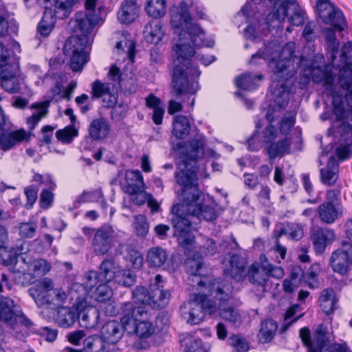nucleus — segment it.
<instances>
[{"label": "nucleus", "mask_w": 352, "mask_h": 352, "mask_svg": "<svg viewBox=\"0 0 352 352\" xmlns=\"http://www.w3.org/2000/svg\"><path fill=\"white\" fill-rule=\"evenodd\" d=\"M54 284L52 279L45 277L36 280L28 292L38 307L52 305V294Z\"/></svg>", "instance_id": "12"}, {"label": "nucleus", "mask_w": 352, "mask_h": 352, "mask_svg": "<svg viewBox=\"0 0 352 352\" xmlns=\"http://www.w3.org/2000/svg\"><path fill=\"white\" fill-rule=\"evenodd\" d=\"M99 21L96 13L78 12L75 19L69 22L73 32L80 35H72L66 41L63 51L66 55H71L70 67L74 72H80L88 62L86 50L89 43L88 35Z\"/></svg>", "instance_id": "4"}, {"label": "nucleus", "mask_w": 352, "mask_h": 352, "mask_svg": "<svg viewBox=\"0 0 352 352\" xmlns=\"http://www.w3.org/2000/svg\"><path fill=\"white\" fill-rule=\"evenodd\" d=\"M282 267L271 264L265 254L260 256L259 262L253 263L248 269V279L253 285L261 287L262 292L266 290L270 277L277 279L284 276Z\"/></svg>", "instance_id": "8"}, {"label": "nucleus", "mask_w": 352, "mask_h": 352, "mask_svg": "<svg viewBox=\"0 0 352 352\" xmlns=\"http://www.w3.org/2000/svg\"><path fill=\"white\" fill-rule=\"evenodd\" d=\"M116 49L118 51L126 52V56L132 62H134L135 54V43L133 41H120L116 43Z\"/></svg>", "instance_id": "53"}, {"label": "nucleus", "mask_w": 352, "mask_h": 352, "mask_svg": "<svg viewBox=\"0 0 352 352\" xmlns=\"http://www.w3.org/2000/svg\"><path fill=\"white\" fill-rule=\"evenodd\" d=\"M136 280V275L129 269H119L117 270L116 282L124 287L132 286Z\"/></svg>", "instance_id": "49"}, {"label": "nucleus", "mask_w": 352, "mask_h": 352, "mask_svg": "<svg viewBox=\"0 0 352 352\" xmlns=\"http://www.w3.org/2000/svg\"><path fill=\"white\" fill-rule=\"evenodd\" d=\"M170 292L164 289L162 276L157 274L155 283L150 285L149 289L143 286H137L132 292L134 302L148 305L153 308H164L168 302Z\"/></svg>", "instance_id": "6"}, {"label": "nucleus", "mask_w": 352, "mask_h": 352, "mask_svg": "<svg viewBox=\"0 0 352 352\" xmlns=\"http://www.w3.org/2000/svg\"><path fill=\"white\" fill-rule=\"evenodd\" d=\"M219 312L221 317L232 323H236L240 320V315L229 302L219 303Z\"/></svg>", "instance_id": "48"}, {"label": "nucleus", "mask_w": 352, "mask_h": 352, "mask_svg": "<svg viewBox=\"0 0 352 352\" xmlns=\"http://www.w3.org/2000/svg\"><path fill=\"white\" fill-rule=\"evenodd\" d=\"M77 318L78 315L75 311L70 308L63 307L58 311L56 322L59 327L68 328L75 323Z\"/></svg>", "instance_id": "40"}, {"label": "nucleus", "mask_w": 352, "mask_h": 352, "mask_svg": "<svg viewBox=\"0 0 352 352\" xmlns=\"http://www.w3.org/2000/svg\"><path fill=\"white\" fill-rule=\"evenodd\" d=\"M200 252L205 256H213L217 252L214 240L207 238L200 247Z\"/></svg>", "instance_id": "63"}, {"label": "nucleus", "mask_w": 352, "mask_h": 352, "mask_svg": "<svg viewBox=\"0 0 352 352\" xmlns=\"http://www.w3.org/2000/svg\"><path fill=\"white\" fill-rule=\"evenodd\" d=\"M126 192L128 194H138L142 197V192L145 189L143 176L138 170H129L126 173Z\"/></svg>", "instance_id": "27"}, {"label": "nucleus", "mask_w": 352, "mask_h": 352, "mask_svg": "<svg viewBox=\"0 0 352 352\" xmlns=\"http://www.w3.org/2000/svg\"><path fill=\"white\" fill-rule=\"evenodd\" d=\"M263 78L261 74L244 73L235 78V85L241 89L253 91L258 86L255 80H262Z\"/></svg>", "instance_id": "34"}, {"label": "nucleus", "mask_w": 352, "mask_h": 352, "mask_svg": "<svg viewBox=\"0 0 352 352\" xmlns=\"http://www.w3.org/2000/svg\"><path fill=\"white\" fill-rule=\"evenodd\" d=\"M273 5L270 16L272 19L283 22L287 17L289 23L296 26L305 22V12L296 0H267Z\"/></svg>", "instance_id": "9"}, {"label": "nucleus", "mask_w": 352, "mask_h": 352, "mask_svg": "<svg viewBox=\"0 0 352 352\" xmlns=\"http://www.w3.org/2000/svg\"><path fill=\"white\" fill-rule=\"evenodd\" d=\"M98 274L100 283H109L113 279L116 280L117 271H116L113 261L109 258L104 259L100 266Z\"/></svg>", "instance_id": "45"}, {"label": "nucleus", "mask_w": 352, "mask_h": 352, "mask_svg": "<svg viewBox=\"0 0 352 352\" xmlns=\"http://www.w3.org/2000/svg\"><path fill=\"white\" fill-rule=\"evenodd\" d=\"M204 146L205 137L199 133L188 142L178 144L182 160L175 177L177 183L182 186L177 192V197L186 204L187 213L199 219L212 221L217 219V212L214 207L204 204V195L197 184V160L204 155Z\"/></svg>", "instance_id": "3"}, {"label": "nucleus", "mask_w": 352, "mask_h": 352, "mask_svg": "<svg viewBox=\"0 0 352 352\" xmlns=\"http://www.w3.org/2000/svg\"><path fill=\"white\" fill-rule=\"evenodd\" d=\"M278 325L272 319H267L261 323V328L258 333V339L261 342L268 343L274 337Z\"/></svg>", "instance_id": "43"}, {"label": "nucleus", "mask_w": 352, "mask_h": 352, "mask_svg": "<svg viewBox=\"0 0 352 352\" xmlns=\"http://www.w3.org/2000/svg\"><path fill=\"white\" fill-rule=\"evenodd\" d=\"M84 348L87 352H108L107 342L98 336H90L85 339Z\"/></svg>", "instance_id": "41"}, {"label": "nucleus", "mask_w": 352, "mask_h": 352, "mask_svg": "<svg viewBox=\"0 0 352 352\" xmlns=\"http://www.w3.org/2000/svg\"><path fill=\"white\" fill-rule=\"evenodd\" d=\"M126 325L117 320H109L101 328L100 336L108 343L116 344L123 336Z\"/></svg>", "instance_id": "18"}, {"label": "nucleus", "mask_w": 352, "mask_h": 352, "mask_svg": "<svg viewBox=\"0 0 352 352\" xmlns=\"http://www.w3.org/2000/svg\"><path fill=\"white\" fill-rule=\"evenodd\" d=\"M181 314L187 323L190 324H199L208 314L213 315L217 312L216 302L209 299L206 294H195L193 300L184 304L180 307Z\"/></svg>", "instance_id": "7"}, {"label": "nucleus", "mask_w": 352, "mask_h": 352, "mask_svg": "<svg viewBox=\"0 0 352 352\" xmlns=\"http://www.w3.org/2000/svg\"><path fill=\"white\" fill-rule=\"evenodd\" d=\"M108 283H100L96 287L94 298L98 302H105L111 300L113 296V291Z\"/></svg>", "instance_id": "50"}, {"label": "nucleus", "mask_w": 352, "mask_h": 352, "mask_svg": "<svg viewBox=\"0 0 352 352\" xmlns=\"http://www.w3.org/2000/svg\"><path fill=\"white\" fill-rule=\"evenodd\" d=\"M229 274L235 280H243L248 277L247 261L237 254H232L230 258Z\"/></svg>", "instance_id": "31"}, {"label": "nucleus", "mask_w": 352, "mask_h": 352, "mask_svg": "<svg viewBox=\"0 0 352 352\" xmlns=\"http://www.w3.org/2000/svg\"><path fill=\"white\" fill-rule=\"evenodd\" d=\"M145 10L146 13L153 18H160L166 13V0H148Z\"/></svg>", "instance_id": "46"}, {"label": "nucleus", "mask_w": 352, "mask_h": 352, "mask_svg": "<svg viewBox=\"0 0 352 352\" xmlns=\"http://www.w3.org/2000/svg\"><path fill=\"white\" fill-rule=\"evenodd\" d=\"M272 43H268L265 46L264 49H259L258 51L252 54L251 56V59L249 61L250 65H257L261 63V60L267 61L269 63L270 67L272 69V72H274V69L277 64V63L281 59L282 51L278 54V60H276V55L274 54V51L272 50ZM274 74V73H273ZM273 76H272V81L273 82ZM273 82L271 85V89H272Z\"/></svg>", "instance_id": "22"}, {"label": "nucleus", "mask_w": 352, "mask_h": 352, "mask_svg": "<svg viewBox=\"0 0 352 352\" xmlns=\"http://www.w3.org/2000/svg\"><path fill=\"white\" fill-rule=\"evenodd\" d=\"M298 309L299 305H293L287 310L284 318L283 327L285 329L289 328V326L296 322L300 317L302 316L303 314H302L298 316L294 317Z\"/></svg>", "instance_id": "56"}, {"label": "nucleus", "mask_w": 352, "mask_h": 352, "mask_svg": "<svg viewBox=\"0 0 352 352\" xmlns=\"http://www.w3.org/2000/svg\"><path fill=\"white\" fill-rule=\"evenodd\" d=\"M317 13L323 23H330L331 16H336L337 21H342V11L329 0H318L316 3Z\"/></svg>", "instance_id": "24"}, {"label": "nucleus", "mask_w": 352, "mask_h": 352, "mask_svg": "<svg viewBox=\"0 0 352 352\" xmlns=\"http://www.w3.org/2000/svg\"><path fill=\"white\" fill-rule=\"evenodd\" d=\"M193 0H182L179 6H173L170 11V25L178 32L179 43L173 47L174 64L173 83L177 98L183 103L188 102L192 109L194 96L199 89L197 78L201 72L191 62L195 55V47H212L213 40L205 39V32L198 24L192 22L188 8Z\"/></svg>", "instance_id": "2"}, {"label": "nucleus", "mask_w": 352, "mask_h": 352, "mask_svg": "<svg viewBox=\"0 0 352 352\" xmlns=\"http://www.w3.org/2000/svg\"><path fill=\"white\" fill-rule=\"evenodd\" d=\"M187 273L189 274L188 282L192 286H198L203 287L206 285V282L203 280L201 271L204 263L203 258L198 254H195L193 257H189L186 261Z\"/></svg>", "instance_id": "16"}, {"label": "nucleus", "mask_w": 352, "mask_h": 352, "mask_svg": "<svg viewBox=\"0 0 352 352\" xmlns=\"http://www.w3.org/2000/svg\"><path fill=\"white\" fill-rule=\"evenodd\" d=\"M21 252L15 248L10 250L4 246L0 247V263L3 266H14L17 263Z\"/></svg>", "instance_id": "47"}, {"label": "nucleus", "mask_w": 352, "mask_h": 352, "mask_svg": "<svg viewBox=\"0 0 352 352\" xmlns=\"http://www.w3.org/2000/svg\"><path fill=\"white\" fill-rule=\"evenodd\" d=\"M318 302L322 311L327 316L338 309V299L333 289L328 287L322 291Z\"/></svg>", "instance_id": "30"}, {"label": "nucleus", "mask_w": 352, "mask_h": 352, "mask_svg": "<svg viewBox=\"0 0 352 352\" xmlns=\"http://www.w3.org/2000/svg\"><path fill=\"white\" fill-rule=\"evenodd\" d=\"M110 131V123L104 118L93 120L89 126V135L94 140L104 139L107 137Z\"/></svg>", "instance_id": "29"}, {"label": "nucleus", "mask_w": 352, "mask_h": 352, "mask_svg": "<svg viewBox=\"0 0 352 352\" xmlns=\"http://www.w3.org/2000/svg\"><path fill=\"white\" fill-rule=\"evenodd\" d=\"M135 229L138 236H145L148 231V223L144 216L136 217L135 223Z\"/></svg>", "instance_id": "64"}, {"label": "nucleus", "mask_w": 352, "mask_h": 352, "mask_svg": "<svg viewBox=\"0 0 352 352\" xmlns=\"http://www.w3.org/2000/svg\"><path fill=\"white\" fill-rule=\"evenodd\" d=\"M155 329L150 320H144L140 322L127 325L126 331L129 333H135L140 338H146L154 333Z\"/></svg>", "instance_id": "35"}, {"label": "nucleus", "mask_w": 352, "mask_h": 352, "mask_svg": "<svg viewBox=\"0 0 352 352\" xmlns=\"http://www.w3.org/2000/svg\"><path fill=\"white\" fill-rule=\"evenodd\" d=\"M335 238L334 231L329 228H318L313 230L311 234L314 248L318 254H322Z\"/></svg>", "instance_id": "19"}, {"label": "nucleus", "mask_w": 352, "mask_h": 352, "mask_svg": "<svg viewBox=\"0 0 352 352\" xmlns=\"http://www.w3.org/2000/svg\"><path fill=\"white\" fill-rule=\"evenodd\" d=\"M260 135L263 144H272L277 137V131L274 126L270 124Z\"/></svg>", "instance_id": "62"}, {"label": "nucleus", "mask_w": 352, "mask_h": 352, "mask_svg": "<svg viewBox=\"0 0 352 352\" xmlns=\"http://www.w3.org/2000/svg\"><path fill=\"white\" fill-rule=\"evenodd\" d=\"M334 135L338 144L336 156L331 155L326 166L320 169V180L327 186H335L338 180L339 162L352 157V122H341Z\"/></svg>", "instance_id": "5"}, {"label": "nucleus", "mask_w": 352, "mask_h": 352, "mask_svg": "<svg viewBox=\"0 0 352 352\" xmlns=\"http://www.w3.org/2000/svg\"><path fill=\"white\" fill-rule=\"evenodd\" d=\"M287 230L288 236L293 240L298 241L304 234L302 226L294 222L287 223Z\"/></svg>", "instance_id": "60"}, {"label": "nucleus", "mask_w": 352, "mask_h": 352, "mask_svg": "<svg viewBox=\"0 0 352 352\" xmlns=\"http://www.w3.org/2000/svg\"><path fill=\"white\" fill-rule=\"evenodd\" d=\"M19 234L23 238H32L37 229L36 222H22L18 226Z\"/></svg>", "instance_id": "54"}, {"label": "nucleus", "mask_w": 352, "mask_h": 352, "mask_svg": "<svg viewBox=\"0 0 352 352\" xmlns=\"http://www.w3.org/2000/svg\"><path fill=\"white\" fill-rule=\"evenodd\" d=\"M110 93V83L96 80L91 85V94L94 98H100Z\"/></svg>", "instance_id": "52"}, {"label": "nucleus", "mask_w": 352, "mask_h": 352, "mask_svg": "<svg viewBox=\"0 0 352 352\" xmlns=\"http://www.w3.org/2000/svg\"><path fill=\"white\" fill-rule=\"evenodd\" d=\"M230 345L234 347L236 352H248L249 344L247 340L237 335H233L230 338Z\"/></svg>", "instance_id": "58"}, {"label": "nucleus", "mask_w": 352, "mask_h": 352, "mask_svg": "<svg viewBox=\"0 0 352 352\" xmlns=\"http://www.w3.org/2000/svg\"><path fill=\"white\" fill-rule=\"evenodd\" d=\"M208 292L219 303L229 302L232 296L233 287L232 284L224 279L216 278L210 283L208 286Z\"/></svg>", "instance_id": "17"}, {"label": "nucleus", "mask_w": 352, "mask_h": 352, "mask_svg": "<svg viewBox=\"0 0 352 352\" xmlns=\"http://www.w3.org/2000/svg\"><path fill=\"white\" fill-rule=\"evenodd\" d=\"M307 51L311 50L305 47L302 54L296 56L294 42L287 43L282 49L281 59L274 69L272 95L275 104L280 109L287 105L293 85L292 77L298 68L308 67L313 82L322 85L326 94L331 97V111L325 110L320 115L321 120L324 121L335 117L336 121L352 122V105L340 91L336 90L335 67L331 63L324 67L309 63L310 58L304 55Z\"/></svg>", "instance_id": "1"}, {"label": "nucleus", "mask_w": 352, "mask_h": 352, "mask_svg": "<svg viewBox=\"0 0 352 352\" xmlns=\"http://www.w3.org/2000/svg\"><path fill=\"white\" fill-rule=\"evenodd\" d=\"M50 103V100H46L40 102L33 103L30 106V109H35L36 111L30 117L27 118V123L29 124L30 129L33 130L38 122L43 118L47 116Z\"/></svg>", "instance_id": "33"}, {"label": "nucleus", "mask_w": 352, "mask_h": 352, "mask_svg": "<svg viewBox=\"0 0 352 352\" xmlns=\"http://www.w3.org/2000/svg\"><path fill=\"white\" fill-rule=\"evenodd\" d=\"M139 12L137 0H124L118 12V19L121 23L129 24L138 16Z\"/></svg>", "instance_id": "25"}, {"label": "nucleus", "mask_w": 352, "mask_h": 352, "mask_svg": "<svg viewBox=\"0 0 352 352\" xmlns=\"http://www.w3.org/2000/svg\"><path fill=\"white\" fill-rule=\"evenodd\" d=\"M81 311L78 314L79 324L86 329L95 328L99 320L100 313L95 307H80Z\"/></svg>", "instance_id": "32"}, {"label": "nucleus", "mask_w": 352, "mask_h": 352, "mask_svg": "<svg viewBox=\"0 0 352 352\" xmlns=\"http://www.w3.org/2000/svg\"><path fill=\"white\" fill-rule=\"evenodd\" d=\"M77 135V131L73 127H66L58 130L56 133V138L63 143L69 144L73 138Z\"/></svg>", "instance_id": "55"}, {"label": "nucleus", "mask_w": 352, "mask_h": 352, "mask_svg": "<svg viewBox=\"0 0 352 352\" xmlns=\"http://www.w3.org/2000/svg\"><path fill=\"white\" fill-rule=\"evenodd\" d=\"M318 268L317 264L311 265L309 270L303 272L302 274L301 281L304 282L309 288L314 289L318 287V272L316 270Z\"/></svg>", "instance_id": "51"}, {"label": "nucleus", "mask_w": 352, "mask_h": 352, "mask_svg": "<svg viewBox=\"0 0 352 352\" xmlns=\"http://www.w3.org/2000/svg\"><path fill=\"white\" fill-rule=\"evenodd\" d=\"M167 259L168 253L161 247H153L147 252L146 261L150 266L160 267L166 262Z\"/></svg>", "instance_id": "37"}, {"label": "nucleus", "mask_w": 352, "mask_h": 352, "mask_svg": "<svg viewBox=\"0 0 352 352\" xmlns=\"http://www.w3.org/2000/svg\"><path fill=\"white\" fill-rule=\"evenodd\" d=\"M299 334L303 345L307 348L308 352H322L327 342L326 335L322 329H317L315 331L313 341L309 328H301Z\"/></svg>", "instance_id": "14"}, {"label": "nucleus", "mask_w": 352, "mask_h": 352, "mask_svg": "<svg viewBox=\"0 0 352 352\" xmlns=\"http://www.w3.org/2000/svg\"><path fill=\"white\" fill-rule=\"evenodd\" d=\"M85 234L92 232L91 248L96 256L107 254L119 242L113 228L104 224L97 229L83 228Z\"/></svg>", "instance_id": "10"}, {"label": "nucleus", "mask_w": 352, "mask_h": 352, "mask_svg": "<svg viewBox=\"0 0 352 352\" xmlns=\"http://www.w3.org/2000/svg\"><path fill=\"white\" fill-rule=\"evenodd\" d=\"M333 271L340 275H346L352 265V245L346 244L342 248L335 250L330 258Z\"/></svg>", "instance_id": "13"}, {"label": "nucleus", "mask_w": 352, "mask_h": 352, "mask_svg": "<svg viewBox=\"0 0 352 352\" xmlns=\"http://www.w3.org/2000/svg\"><path fill=\"white\" fill-rule=\"evenodd\" d=\"M38 186L36 185H30L25 188L24 193L25 195L27 202L25 208L30 209L36 202L38 198Z\"/></svg>", "instance_id": "57"}, {"label": "nucleus", "mask_w": 352, "mask_h": 352, "mask_svg": "<svg viewBox=\"0 0 352 352\" xmlns=\"http://www.w3.org/2000/svg\"><path fill=\"white\" fill-rule=\"evenodd\" d=\"M190 128V123L186 116L177 115L174 117L172 133L177 138L184 139L187 137Z\"/></svg>", "instance_id": "36"}, {"label": "nucleus", "mask_w": 352, "mask_h": 352, "mask_svg": "<svg viewBox=\"0 0 352 352\" xmlns=\"http://www.w3.org/2000/svg\"><path fill=\"white\" fill-rule=\"evenodd\" d=\"M181 204L173 205L171 212L173 217L171 219L175 233L191 229V221L182 212L186 210V204L183 201Z\"/></svg>", "instance_id": "26"}, {"label": "nucleus", "mask_w": 352, "mask_h": 352, "mask_svg": "<svg viewBox=\"0 0 352 352\" xmlns=\"http://www.w3.org/2000/svg\"><path fill=\"white\" fill-rule=\"evenodd\" d=\"M25 137L24 129L12 131L6 126L0 129V147L3 151H8L25 140Z\"/></svg>", "instance_id": "23"}, {"label": "nucleus", "mask_w": 352, "mask_h": 352, "mask_svg": "<svg viewBox=\"0 0 352 352\" xmlns=\"http://www.w3.org/2000/svg\"><path fill=\"white\" fill-rule=\"evenodd\" d=\"M260 132L254 131L252 136L246 141L248 149L252 152H257L263 147V142L260 137Z\"/></svg>", "instance_id": "59"}, {"label": "nucleus", "mask_w": 352, "mask_h": 352, "mask_svg": "<svg viewBox=\"0 0 352 352\" xmlns=\"http://www.w3.org/2000/svg\"><path fill=\"white\" fill-rule=\"evenodd\" d=\"M143 34L144 39L147 43L155 45L158 44L164 35L162 23L157 20L149 21L145 25Z\"/></svg>", "instance_id": "28"}, {"label": "nucleus", "mask_w": 352, "mask_h": 352, "mask_svg": "<svg viewBox=\"0 0 352 352\" xmlns=\"http://www.w3.org/2000/svg\"><path fill=\"white\" fill-rule=\"evenodd\" d=\"M323 35L327 43V51L333 63H336V54L339 53L340 43L336 37L333 29L326 28L323 30Z\"/></svg>", "instance_id": "39"}, {"label": "nucleus", "mask_w": 352, "mask_h": 352, "mask_svg": "<svg viewBox=\"0 0 352 352\" xmlns=\"http://www.w3.org/2000/svg\"><path fill=\"white\" fill-rule=\"evenodd\" d=\"M175 234L177 236L179 244L184 248L191 245L194 242L195 237L190 229L175 233Z\"/></svg>", "instance_id": "61"}, {"label": "nucleus", "mask_w": 352, "mask_h": 352, "mask_svg": "<svg viewBox=\"0 0 352 352\" xmlns=\"http://www.w3.org/2000/svg\"><path fill=\"white\" fill-rule=\"evenodd\" d=\"M290 143L287 138H285L277 142H272L267 148V153L271 161L277 157H283L289 150Z\"/></svg>", "instance_id": "42"}, {"label": "nucleus", "mask_w": 352, "mask_h": 352, "mask_svg": "<svg viewBox=\"0 0 352 352\" xmlns=\"http://www.w3.org/2000/svg\"><path fill=\"white\" fill-rule=\"evenodd\" d=\"M18 70L17 64L4 69H0V85L7 92L15 94L20 91V82L16 76Z\"/></svg>", "instance_id": "20"}, {"label": "nucleus", "mask_w": 352, "mask_h": 352, "mask_svg": "<svg viewBox=\"0 0 352 352\" xmlns=\"http://www.w3.org/2000/svg\"><path fill=\"white\" fill-rule=\"evenodd\" d=\"M317 212L322 222L332 224L341 217L343 207L341 202H324L318 206Z\"/></svg>", "instance_id": "21"}, {"label": "nucleus", "mask_w": 352, "mask_h": 352, "mask_svg": "<svg viewBox=\"0 0 352 352\" xmlns=\"http://www.w3.org/2000/svg\"><path fill=\"white\" fill-rule=\"evenodd\" d=\"M124 316L122 322L125 325H131L141 320H150L151 314L144 305L135 306L132 302H126L122 305Z\"/></svg>", "instance_id": "15"}, {"label": "nucleus", "mask_w": 352, "mask_h": 352, "mask_svg": "<svg viewBox=\"0 0 352 352\" xmlns=\"http://www.w3.org/2000/svg\"><path fill=\"white\" fill-rule=\"evenodd\" d=\"M56 23V17L51 10H45L39 22L37 31L43 36L47 37L52 31Z\"/></svg>", "instance_id": "44"}, {"label": "nucleus", "mask_w": 352, "mask_h": 352, "mask_svg": "<svg viewBox=\"0 0 352 352\" xmlns=\"http://www.w3.org/2000/svg\"><path fill=\"white\" fill-rule=\"evenodd\" d=\"M0 322L13 327L19 322L30 333H36L37 329L32 321L21 311L19 306L14 304L13 300L3 297L0 300Z\"/></svg>", "instance_id": "11"}, {"label": "nucleus", "mask_w": 352, "mask_h": 352, "mask_svg": "<svg viewBox=\"0 0 352 352\" xmlns=\"http://www.w3.org/2000/svg\"><path fill=\"white\" fill-rule=\"evenodd\" d=\"M90 291L84 283H74L70 288V296L75 300L77 309L86 306V299Z\"/></svg>", "instance_id": "38"}]
</instances>
